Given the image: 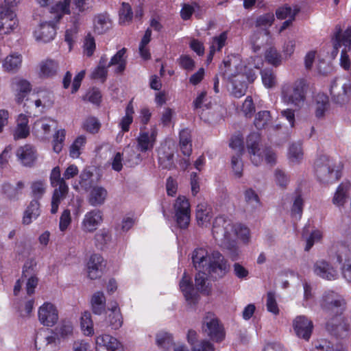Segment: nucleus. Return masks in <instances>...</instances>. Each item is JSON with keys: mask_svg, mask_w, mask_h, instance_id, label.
Returning <instances> with one entry per match:
<instances>
[{"mask_svg": "<svg viewBox=\"0 0 351 351\" xmlns=\"http://www.w3.org/2000/svg\"><path fill=\"white\" fill-rule=\"evenodd\" d=\"M38 319L44 326H53L59 319L57 307L51 302H45L38 308Z\"/></svg>", "mask_w": 351, "mask_h": 351, "instance_id": "obj_12", "label": "nucleus"}, {"mask_svg": "<svg viewBox=\"0 0 351 351\" xmlns=\"http://www.w3.org/2000/svg\"><path fill=\"white\" fill-rule=\"evenodd\" d=\"M234 236H237L244 242H247L250 238V230L249 229L241 224L234 225L233 232H232V239Z\"/></svg>", "mask_w": 351, "mask_h": 351, "instance_id": "obj_63", "label": "nucleus"}, {"mask_svg": "<svg viewBox=\"0 0 351 351\" xmlns=\"http://www.w3.org/2000/svg\"><path fill=\"white\" fill-rule=\"evenodd\" d=\"M203 332L213 341H221L225 337V332L218 318L211 313H207L203 320Z\"/></svg>", "mask_w": 351, "mask_h": 351, "instance_id": "obj_8", "label": "nucleus"}, {"mask_svg": "<svg viewBox=\"0 0 351 351\" xmlns=\"http://www.w3.org/2000/svg\"><path fill=\"white\" fill-rule=\"evenodd\" d=\"M32 192L36 198H41L46 191V182L43 180H37L32 183Z\"/></svg>", "mask_w": 351, "mask_h": 351, "instance_id": "obj_64", "label": "nucleus"}, {"mask_svg": "<svg viewBox=\"0 0 351 351\" xmlns=\"http://www.w3.org/2000/svg\"><path fill=\"white\" fill-rule=\"evenodd\" d=\"M315 171L318 180L324 184L333 183L341 177L335 162L326 156H322L317 159Z\"/></svg>", "mask_w": 351, "mask_h": 351, "instance_id": "obj_5", "label": "nucleus"}, {"mask_svg": "<svg viewBox=\"0 0 351 351\" xmlns=\"http://www.w3.org/2000/svg\"><path fill=\"white\" fill-rule=\"evenodd\" d=\"M193 265L198 271H207L221 278L228 271L229 265L224 257L217 251H208L198 247L192 254Z\"/></svg>", "mask_w": 351, "mask_h": 351, "instance_id": "obj_1", "label": "nucleus"}, {"mask_svg": "<svg viewBox=\"0 0 351 351\" xmlns=\"http://www.w3.org/2000/svg\"><path fill=\"white\" fill-rule=\"evenodd\" d=\"M111 27V21L108 16L98 14L94 19V31L98 34H102Z\"/></svg>", "mask_w": 351, "mask_h": 351, "instance_id": "obj_40", "label": "nucleus"}, {"mask_svg": "<svg viewBox=\"0 0 351 351\" xmlns=\"http://www.w3.org/2000/svg\"><path fill=\"white\" fill-rule=\"evenodd\" d=\"M15 12L10 8H3L0 11V35L9 34L18 26Z\"/></svg>", "mask_w": 351, "mask_h": 351, "instance_id": "obj_14", "label": "nucleus"}, {"mask_svg": "<svg viewBox=\"0 0 351 351\" xmlns=\"http://www.w3.org/2000/svg\"><path fill=\"white\" fill-rule=\"evenodd\" d=\"M103 221L102 213L97 209L87 212L82 221L81 228L86 233H93Z\"/></svg>", "mask_w": 351, "mask_h": 351, "instance_id": "obj_15", "label": "nucleus"}, {"mask_svg": "<svg viewBox=\"0 0 351 351\" xmlns=\"http://www.w3.org/2000/svg\"><path fill=\"white\" fill-rule=\"evenodd\" d=\"M69 192V186L67 184H63L58 187H54L51 202V213L56 214L59 208L61 202L64 199Z\"/></svg>", "mask_w": 351, "mask_h": 351, "instance_id": "obj_28", "label": "nucleus"}, {"mask_svg": "<svg viewBox=\"0 0 351 351\" xmlns=\"http://www.w3.org/2000/svg\"><path fill=\"white\" fill-rule=\"evenodd\" d=\"M107 197V190L103 186L95 185L90 189L88 202L91 206H97L104 204Z\"/></svg>", "mask_w": 351, "mask_h": 351, "instance_id": "obj_26", "label": "nucleus"}, {"mask_svg": "<svg viewBox=\"0 0 351 351\" xmlns=\"http://www.w3.org/2000/svg\"><path fill=\"white\" fill-rule=\"evenodd\" d=\"M303 157L302 147L299 144H293L289 150V158L293 163L299 162Z\"/></svg>", "mask_w": 351, "mask_h": 351, "instance_id": "obj_60", "label": "nucleus"}, {"mask_svg": "<svg viewBox=\"0 0 351 351\" xmlns=\"http://www.w3.org/2000/svg\"><path fill=\"white\" fill-rule=\"evenodd\" d=\"M134 114L132 101H130L125 110V115L121 119L119 126L122 132H127L130 130V125L133 122V115Z\"/></svg>", "mask_w": 351, "mask_h": 351, "instance_id": "obj_39", "label": "nucleus"}, {"mask_svg": "<svg viewBox=\"0 0 351 351\" xmlns=\"http://www.w3.org/2000/svg\"><path fill=\"white\" fill-rule=\"evenodd\" d=\"M156 341L158 347L165 350L169 349L173 346V339L171 335L164 331L157 333Z\"/></svg>", "mask_w": 351, "mask_h": 351, "instance_id": "obj_49", "label": "nucleus"}, {"mask_svg": "<svg viewBox=\"0 0 351 351\" xmlns=\"http://www.w3.org/2000/svg\"><path fill=\"white\" fill-rule=\"evenodd\" d=\"M28 116L20 114L16 119V125L13 132L14 140L27 138L30 132Z\"/></svg>", "mask_w": 351, "mask_h": 351, "instance_id": "obj_27", "label": "nucleus"}, {"mask_svg": "<svg viewBox=\"0 0 351 351\" xmlns=\"http://www.w3.org/2000/svg\"><path fill=\"white\" fill-rule=\"evenodd\" d=\"M261 77L263 83L266 88H270L276 86V78L272 70H263L261 71Z\"/></svg>", "mask_w": 351, "mask_h": 351, "instance_id": "obj_59", "label": "nucleus"}, {"mask_svg": "<svg viewBox=\"0 0 351 351\" xmlns=\"http://www.w3.org/2000/svg\"><path fill=\"white\" fill-rule=\"evenodd\" d=\"M243 71L244 66L238 56H228L220 66V73L228 82H232L236 78L239 81L245 80Z\"/></svg>", "mask_w": 351, "mask_h": 351, "instance_id": "obj_7", "label": "nucleus"}, {"mask_svg": "<svg viewBox=\"0 0 351 351\" xmlns=\"http://www.w3.org/2000/svg\"><path fill=\"white\" fill-rule=\"evenodd\" d=\"M274 21V16L272 13H267L259 16L256 20V27L261 29H268Z\"/></svg>", "mask_w": 351, "mask_h": 351, "instance_id": "obj_56", "label": "nucleus"}, {"mask_svg": "<svg viewBox=\"0 0 351 351\" xmlns=\"http://www.w3.org/2000/svg\"><path fill=\"white\" fill-rule=\"evenodd\" d=\"M175 219L178 226L185 229L190 222L191 206L185 196H178L173 204Z\"/></svg>", "mask_w": 351, "mask_h": 351, "instance_id": "obj_10", "label": "nucleus"}, {"mask_svg": "<svg viewBox=\"0 0 351 351\" xmlns=\"http://www.w3.org/2000/svg\"><path fill=\"white\" fill-rule=\"evenodd\" d=\"M315 114L318 119L323 118L329 108L328 97L324 93H318L315 98Z\"/></svg>", "mask_w": 351, "mask_h": 351, "instance_id": "obj_35", "label": "nucleus"}, {"mask_svg": "<svg viewBox=\"0 0 351 351\" xmlns=\"http://www.w3.org/2000/svg\"><path fill=\"white\" fill-rule=\"evenodd\" d=\"M24 187L25 184L23 181H19L16 186H13L10 183H5L3 185V191L9 199H15L21 193Z\"/></svg>", "mask_w": 351, "mask_h": 351, "instance_id": "obj_44", "label": "nucleus"}, {"mask_svg": "<svg viewBox=\"0 0 351 351\" xmlns=\"http://www.w3.org/2000/svg\"><path fill=\"white\" fill-rule=\"evenodd\" d=\"M304 202L301 196L298 195L293 203L291 213L295 219H300L302 217Z\"/></svg>", "mask_w": 351, "mask_h": 351, "instance_id": "obj_61", "label": "nucleus"}, {"mask_svg": "<svg viewBox=\"0 0 351 351\" xmlns=\"http://www.w3.org/2000/svg\"><path fill=\"white\" fill-rule=\"evenodd\" d=\"M133 17V12L130 5L123 2L119 10V18L121 23H129Z\"/></svg>", "mask_w": 351, "mask_h": 351, "instance_id": "obj_58", "label": "nucleus"}, {"mask_svg": "<svg viewBox=\"0 0 351 351\" xmlns=\"http://www.w3.org/2000/svg\"><path fill=\"white\" fill-rule=\"evenodd\" d=\"M86 138L84 136L77 137L70 147V156L73 158H77L81 154V149L86 143Z\"/></svg>", "mask_w": 351, "mask_h": 351, "instance_id": "obj_57", "label": "nucleus"}, {"mask_svg": "<svg viewBox=\"0 0 351 351\" xmlns=\"http://www.w3.org/2000/svg\"><path fill=\"white\" fill-rule=\"evenodd\" d=\"M213 217L212 209L206 204H199L196 209V219L199 226H207Z\"/></svg>", "mask_w": 351, "mask_h": 351, "instance_id": "obj_33", "label": "nucleus"}, {"mask_svg": "<svg viewBox=\"0 0 351 351\" xmlns=\"http://www.w3.org/2000/svg\"><path fill=\"white\" fill-rule=\"evenodd\" d=\"M90 303L93 313L101 315L106 307V298L104 293L101 291L95 293L91 298Z\"/></svg>", "mask_w": 351, "mask_h": 351, "instance_id": "obj_43", "label": "nucleus"}, {"mask_svg": "<svg viewBox=\"0 0 351 351\" xmlns=\"http://www.w3.org/2000/svg\"><path fill=\"white\" fill-rule=\"evenodd\" d=\"M260 135L258 133H252L247 138V149L250 154L252 162L258 166L261 165L263 160V156L266 162L269 165H274L276 162V156L275 153L269 148L261 149L259 146Z\"/></svg>", "mask_w": 351, "mask_h": 351, "instance_id": "obj_4", "label": "nucleus"}, {"mask_svg": "<svg viewBox=\"0 0 351 351\" xmlns=\"http://www.w3.org/2000/svg\"><path fill=\"white\" fill-rule=\"evenodd\" d=\"M313 269L316 276L328 280H334L339 276L338 271L325 260L316 261Z\"/></svg>", "mask_w": 351, "mask_h": 351, "instance_id": "obj_19", "label": "nucleus"}, {"mask_svg": "<svg viewBox=\"0 0 351 351\" xmlns=\"http://www.w3.org/2000/svg\"><path fill=\"white\" fill-rule=\"evenodd\" d=\"M107 67H108L107 64V59L102 57L99 60V65L92 72L91 78L104 82L108 75Z\"/></svg>", "mask_w": 351, "mask_h": 351, "instance_id": "obj_45", "label": "nucleus"}, {"mask_svg": "<svg viewBox=\"0 0 351 351\" xmlns=\"http://www.w3.org/2000/svg\"><path fill=\"white\" fill-rule=\"evenodd\" d=\"M180 287L186 300L189 304H195L197 302L199 295L197 292L195 291L191 278L186 272L184 273L180 282Z\"/></svg>", "mask_w": 351, "mask_h": 351, "instance_id": "obj_23", "label": "nucleus"}, {"mask_svg": "<svg viewBox=\"0 0 351 351\" xmlns=\"http://www.w3.org/2000/svg\"><path fill=\"white\" fill-rule=\"evenodd\" d=\"M241 156L242 154H241V153L236 154L232 156L231 159V166L234 175L237 178H241L242 176L243 162L241 160Z\"/></svg>", "mask_w": 351, "mask_h": 351, "instance_id": "obj_62", "label": "nucleus"}, {"mask_svg": "<svg viewBox=\"0 0 351 351\" xmlns=\"http://www.w3.org/2000/svg\"><path fill=\"white\" fill-rule=\"evenodd\" d=\"M265 58L269 64L274 66H279L282 62V56L280 53L274 47H269L267 49Z\"/></svg>", "mask_w": 351, "mask_h": 351, "instance_id": "obj_52", "label": "nucleus"}, {"mask_svg": "<svg viewBox=\"0 0 351 351\" xmlns=\"http://www.w3.org/2000/svg\"><path fill=\"white\" fill-rule=\"evenodd\" d=\"M158 162L160 167L165 169L170 170L176 167L173 162V154L171 152L167 154L160 153L158 157Z\"/></svg>", "mask_w": 351, "mask_h": 351, "instance_id": "obj_54", "label": "nucleus"}, {"mask_svg": "<svg viewBox=\"0 0 351 351\" xmlns=\"http://www.w3.org/2000/svg\"><path fill=\"white\" fill-rule=\"evenodd\" d=\"M12 84L16 86V101L20 104L30 92L31 85L29 82L25 80H17L13 82Z\"/></svg>", "mask_w": 351, "mask_h": 351, "instance_id": "obj_38", "label": "nucleus"}, {"mask_svg": "<svg viewBox=\"0 0 351 351\" xmlns=\"http://www.w3.org/2000/svg\"><path fill=\"white\" fill-rule=\"evenodd\" d=\"M40 214V203L37 199H33L24 211L22 223L25 225H29L33 220L37 219Z\"/></svg>", "mask_w": 351, "mask_h": 351, "instance_id": "obj_30", "label": "nucleus"}, {"mask_svg": "<svg viewBox=\"0 0 351 351\" xmlns=\"http://www.w3.org/2000/svg\"><path fill=\"white\" fill-rule=\"evenodd\" d=\"M16 156L23 165L32 167L37 158L36 149L32 145H25L17 149Z\"/></svg>", "mask_w": 351, "mask_h": 351, "instance_id": "obj_22", "label": "nucleus"}, {"mask_svg": "<svg viewBox=\"0 0 351 351\" xmlns=\"http://www.w3.org/2000/svg\"><path fill=\"white\" fill-rule=\"evenodd\" d=\"M300 9L298 7H295L293 10L291 7L285 6L280 8L276 12V14L278 19H284L286 18L295 19L296 14L299 12Z\"/></svg>", "mask_w": 351, "mask_h": 351, "instance_id": "obj_55", "label": "nucleus"}, {"mask_svg": "<svg viewBox=\"0 0 351 351\" xmlns=\"http://www.w3.org/2000/svg\"><path fill=\"white\" fill-rule=\"evenodd\" d=\"M330 252L341 265L342 276L351 283V247L343 241H338L332 245Z\"/></svg>", "mask_w": 351, "mask_h": 351, "instance_id": "obj_6", "label": "nucleus"}, {"mask_svg": "<svg viewBox=\"0 0 351 351\" xmlns=\"http://www.w3.org/2000/svg\"><path fill=\"white\" fill-rule=\"evenodd\" d=\"M308 83L304 78H299L291 83H285L281 87L282 101L296 108H302L306 99Z\"/></svg>", "mask_w": 351, "mask_h": 351, "instance_id": "obj_3", "label": "nucleus"}, {"mask_svg": "<svg viewBox=\"0 0 351 351\" xmlns=\"http://www.w3.org/2000/svg\"><path fill=\"white\" fill-rule=\"evenodd\" d=\"M271 123L270 112L263 110L258 112L255 117L254 124L258 130H262Z\"/></svg>", "mask_w": 351, "mask_h": 351, "instance_id": "obj_47", "label": "nucleus"}, {"mask_svg": "<svg viewBox=\"0 0 351 351\" xmlns=\"http://www.w3.org/2000/svg\"><path fill=\"white\" fill-rule=\"evenodd\" d=\"M233 229L234 224L231 221L220 216L215 218L212 232L216 240L228 241L232 239Z\"/></svg>", "mask_w": 351, "mask_h": 351, "instance_id": "obj_11", "label": "nucleus"}, {"mask_svg": "<svg viewBox=\"0 0 351 351\" xmlns=\"http://www.w3.org/2000/svg\"><path fill=\"white\" fill-rule=\"evenodd\" d=\"M180 147L184 156H189L192 153V141L191 131L183 129L180 132Z\"/></svg>", "mask_w": 351, "mask_h": 351, "instance_id": "obj_37", "label": "nucleus"}, {"mask_svg": "<svg viewBox=\"0 0 351 351\" xmlns=\"http://www.w3.org/2000/svg\"><path fill=\"white\" fill-rule=\"evenodd\" d=\"M227 33L223 32L221 33L218 36H215L213 38V41L210 45V49L208 55V60L212 59L214 53L216 51H220L222 47L225 45L227 40Z\"/></svg>", "mask_w": 351, "mask_h": 351, "instance_id": "obj_46", "label": "nucleus"}, {"mask_svg": "<svg viewBox=\"0 0 351 351\" xmlns=\"http://www.w3.org/2000/svg\"><path fill=\"white\" fill-rule=\"evenodd\" d=\"M207 273V271H198L195 278L197 289L205 295H209L211 292L210 283L208 282Z\"/></svg>", "mask_w": 351, "mask_h": 351, "instance_id": "obj_41", "label": "nucleus"}, {"mask_svg": "<svg viewBox=\"0 0 351 351\" xmlns=\"http://www.w3.org/2000/svg\"><path fill=\"white\" fill-rule=\"evenodd\" d=\"M270 36L269 29H259L254 31L250 36V43L254 52L259 51L268 41Z\"/></svg>", "mask_w": 351, "mask_h": 351, "instance_id": "obj_29", "label": "nucleus"}, {"mask_svg": "<svg viewBox=\"0 0 351 351\" xmlns=\"http://www.w3.org/2000/svg\"><path fill=\"white\" fill-rule=\"evenodd\" d=\"M293 328L299 338L308 341L313 332V324L306 316L299 315L293 319Z\"/></svg>", "mask_w": 351, "mask_h": 351, "instance_id": "obj_16", "label": "nucleus"}, {"mask_svg": "<svg viewBox=\"0 0 351 351\" xmlns=\"http://www.w3.org/2000/svg\"><path fill=\"white\" fill-rule=\"evenodd\" d=\"M104 265V258L99 254H93L90 256L87 263L88 276L92 280L97 279L102 274Z\"/></svg>", "mask_w": 351, "mask_h": 351, "instance_id": "obj_24", "label": "nucleus"}, {"mask_svg": "<svg viewBox=\"0 0 351 351\" xmlns=\"http://www.w3.org/2000/svg\"><path fill=\"white\" fill-rule=\"evenodd\" d=\"M350 45L351 27L347 28L343 34H341V30L336 33L334 42V48L336 53H337L339 47L341 46L344 47L343 50L348 51L350 49Z\"/></svg>", "mask_w": 351, "mask_h": 351, "instance_id": "obj_32", "label": "nucleus"}, {"mask_svg": "<svg viewBox=\"0 0 351 351\" xmlns=\"http://www.w3.org/2000/svg\"><path fill=\"white\" fill-rule=\"evenodd\" d=\"M23 58L19 53H12L3 62V68L10 73L16 72L21 66Z\"/></svg>", "mask_w": 351, "mask_h": 351, "instance_id": "obj_31", "label": "nucleus"}, {"mask_svg": "<svg viewBox=\"0 0 351 351\" xmlns=\"http://www.w3.org/2000/svg\"><path fill=\"white\" fill-rule=\"evenodd\" d=\"M66 131L64 129L59 130L54 134L53 139V149L56 153L58 154L62 151Z\"/></svg>", "mask_w": 351, "mask_h": 351, "instance_id": "obj_53", "label": "nucleus"}, {"mask_svg": "<svg viewBox=\"0 0 351 351\" xmlns=\"http://www.w3.org/2000/svg\"><path fill=\"white\" fill-rule=\"evenodd\" d=\"M34 36L38 41L49 43L53 40L56 34L54 21L42 22L34 31Z\"/></svg>", "mask_w": 351, "mask_h": 351, "instance_id": "obj_20", "label": "nucleus"}, {"mask_svg": "<svg viewBox=\"0 0 351 351\" xmlns=\"http://www.w3.org/2000/svg\"><path fill=\"white\" fill-rule=\"evenodd\" d=\"M59 71V64L52 59L41 61L38 65V75L40 78L48 79L55 77Z\"/></svg>", "mask_w": 351, "mask_h": 351, "instance_id": "obj_25", "label": "nucleus"}, {"mask_svg": "<svg viewBox=\"0 0 351 351\" xmlns=\"http://www.w3.org/2000/svg\"><path fill=\"white\" fill-rule=\"evenodd\" d=\"M95 343L96 351H123L121 343L110 335L103 334L97 336Z\"/></svg>", "mask_w": 351, "mask_h": 351, "instance_id": "obj_17", "label": "nucleus"}, {"mask_svg": "<svg viewBox=\"0 0 351 351\" xmlns=\"http://www.w3.org/2000/svg\"><path fill=\"white\" fill-rule=\"evenodd\" d=\"M106 324L112 330H117L123 325V317L117 304L112 306L106 317Z\"/></svg>", "mask_w": 351, "mask_h": 351, "instance_id": "obj_34", "label": "nucleus"}, {"mask_svg": "<svg viewBox=\"0 0 351 351\" xmlns=\"http://www.w3.org/2000/svg\"><path fill=\"white\" fill-rule=\"evenodd\" d=\"M157 129L153 126L150 129V132L145 130V127H141L140 132L136 138V147L141 152H146L152 150L154 148L157 137Z\"/></svg>", "mask_w": 351, "mask_h": 351, "instance_id": "obj_13", "label": "nucleus"}, {"mask_svg": "<svg viewBox=\"0 0 351 351\" xmlns=\"http://www.w3.org/2000/svg\"><path fill=\"white\" fill-rule=\"evenodd\" d=\"M126 52V49L123 48L118 51L117 53L112 57L110 61L107 63L108 66H116L115 72L116 73H121L125 69L126 60L125 58V54Z\"/></svg>", "mask_w": 351, "mask_h": 351, "instance_id": "obj_42", "label": "nucleus"}, {"mask_svg": "<svg viewBox=\"0 0 351 351\" xmlns=\"http://www.w3.org/2000/svg\"><path fill=\"white\" fill-rule=\"evenodd\" d=\"M314 351H346L341 346L337 345L327 339H321L315 344Z\"/></svg>", "mask_w": 351, "mask_h": 351, "instance_id": "obj_48", "label": "nucleus"}, {"mask_svg": "<svg viewBox=\"0 0 351 351\" xmlns=\"http://www.w3.org/2000/svg\"><path fill=\"white\" fill-rule=\"evenodd\" d=\"M57 128V122L50 118H42L36 120L32 128L34 134L41 140H44L50 134L52 129Z\"/></svg>", "mask_w": 351, "mask_h": 351, "instance_id": "obj_18", "label": "nucleus"}, {"mask_svg": "<svg viewBox=\"0 0 351 351\" xmlns=\"http://www.w3.org/2000/svg\"><path fill=\"white\" fill-rule=\"evenodd\" d=\"M81 327L84 335L91 336L94 333L93 322L89 312H84L81 317Z\"/></svg>", "mask_w": 351, "mask_h": 351, "instance_id": "obj_50", "label": "nucleus"}, {"mask_svg": "<svg viewBox=\"0 0 351 351\" xmlns=\"http://www.w3.org/2000/svg\"><path fill=\"white\" fill-rule=\"evenodd\" d=\"M232 84L231 94L237 98H240L245 94L247 85L245 80L239 81L234 79L232 82H229Z\"/></svg>", "mask_w": 351, "mask_h": 351, "instance_id": "obj_51", "label": "nucleus"}, {"mask_svg": "<svg viewBox=\"0 0 351 351\" xmlns=\"http://www.w3.org/2000/svg\"><path fill=\"white\" fill-rule=\"evenodd\" d=\"M56 337L46 330L38 332L35 338L38 351H53L56 347Z\"/></svg>", "mask_w": 351, "mask_h": 351, "instance_id": "obj_21", "label": "nucleus"}, {"mask_svg": "<svg viewBox=\"0 0 351 351\" xmlns=\"http://www.w3.org/2000/svg\"><path fill=\"white\" fill-rule=\"evenodd\" d=\"M321 308L328 315H335V317L327 323L329 330L338 333L340 330H346L345 319L341 316L346 308V302L340 294L333 291H326L319 301Z\"/></svg>", "mask_w": 351, "mask_h": 351, "instance_id": "obj_2", "label": "nucleus"}, {"mask_svg": "<svg viewBox=\"0 0 351 351\" xmlns=\"http://www.w3.org/2000/svg\"><path fill=\"white\" fill-rule=\"evenodd\" d=\"M71 0H63L58 2L51 8V14L57 23L64 15L70 13V3Z\"/></svg>", "mask_w": 351, "mask_h": 351, "instance_id": "obj_36", "label": "nucleus"}, {"mask_svg": "<svg viewBox=\"0 0 351 351\" xmlns=\"http://www.w3.org/2000/svg\"><path fill=\"white\" fill-rule=\"evenodd\" d=\"M330 93L337 103L348 102L351 96L350 81L344 77H336L332 82Z\"/></svg>", "mask_w": 351, "mask_h": 351, "instance_id": "obj_9", "label": "nucleus"}]
</instances>
